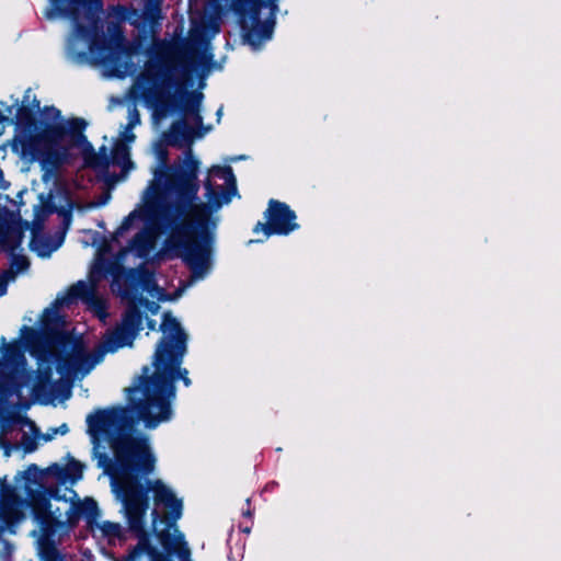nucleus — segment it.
<instances>
[{"label":"nucleus","instance_id":"obj_8","mask_svg":"<svg viewBox=\"0 0 561 561\" xmlns=\"http://www.w3.org/2000/svg\"><path fill=\"white\" fill-rule=\"evenodd\" d=\"M79 7L88 16H98L103 10V0H72V22L77 20ZM89 50L94 62L106 68H121L122 57L131 53L121 22L107 21L104 32L99 18L93 21Z\"/></svg>","mask_w":561,"mask_h":561},{"label":"nucleus","instance_id":"obj_36","mask_svg":"<svg viewBox=\"0 0 561 561\" xmlns=\"http://www.w3.org/2000/svg\"><path fill=\"white\" fill-rule=\"evenodd\" d=\"M84 466L72 457V484L82 478Z\"/></svg>","mask_w":561,"mask_h":561},{"label":"nucleus","instance_id":"obj_29","mask_svg":"<svg viewBox=\"0 0 561 561\" xmlns=\"http://www.w3.org/2000/svg\"><path fill=\"white\" fill-rule=\"evenodd\" d=\"M114 10L119 21H129L133 16L139 18L138 10L133 7L117 4Z\"/></svg>","mask_w":561,"mask_h":561},{"label":"nucleus","instance_id":"obj_12","mask_svg":"<svg viewBox=\"0 0 561 561\" xmlns=\"http://www.w3.org/2000/svg\"><path fill=\"white\" fill-rule=\"evenodd\" d=\"M75 331L72 328V389L77 381H81L104 358V350L98 345L89 352L81 334Z\"/></svg>","mask_w":561,"mask_h":561},{"label":"nucleus","instance_id":"obj_38","mask_svg":"<svg viewBox=\"0 0 561 561\" xmlns=\"http://www.w3.org/2000/svg\"><path fill=\"white\" fill-rule=\"evenodd\" d=\"M101 174H102L105 183L108 185H113L119 180V176L116 173H110L107 171V173H101Z\"/></svg>","mask_w":561,"mask_h":561},{"label":"nucleus","instance_id":"obj_2","mask_svg":"<svg viewBox=\"0 0 561 561\" xmlns=\"http://www.w3.org/2000/svg\"><path fill=\"white\" fill-rule=\"evenodd\" d=\"M98 468L110 477L111 485L116 497L122 503V511L128 525L130 536L137 539L127 554L117 561H141L147 556L148 561H173L176 554L182 560H188L191 551L184 535L178 529L176 536L170 529L183 514V502L174 492L160 480L145 479L153 470H141L136 459L113 453L111 458L106 451L92 450Z\"/></svg>","mask_w":561,"mask_h":561},{"label":"nucleus","instance_id":"obj_16","mask_svg":"<svg viewBox=\"0 0 561 561\" xmlns=\"http://www.w3.org/2000/svg\"><path fill=\"white\" fill-rule=\"evenodd\" d=\"M75 298L83 299L100 319H105L108 316L106 300L82 280L72 284V300Z\"/></svg>","mask_w":561,"mask_h":561},{"label":"nucleus","instance_id":"obj_32","mask_svg":"<svg viewBox=\"0 0 561 561\" xmlns=\"http://www.w3.org/2000/svg\"><path fill=\"white\" fill-rule=\"evenodd\" d=\"M128 123L127 129H133L135 126L140 124V114L136 105H131L128 107Z\"/></svg>","mask_w":561,"mask_h":561},{"label":"nucleus","instance_id":"obj_42","mask_svg":"<svg viewBox=\"0 0 561 561\" xmlns=\"http://www.w3.org/2000/svg\"><path fill=\"white\" fill-rule=\"evenodd\" d=\"M71 207H72V211H73L75 209H81V205H80V203H79L77 199H75L73 197H72V204H71Z\"/></svg>","mask_w":561,"mask_h":561},{"label":"nucleus","instance_id":"obj_22","mask_svg":"<svg viewBox=\"0 0 561 561\" xmlns=\"http://www.w3.org/2000/svg\"><path fill=\"white\" fill-rule=\"evenodd\" d=\"M83 163L85 167L94 169L100 173H107V169L111 163L110 156L105 146L100 148L96 152L94 149L84 158Z\"/></svg>","mask_w":561,"mask_h":561},{"label":"nucleus","instance_id":"obj_26","mask_svg":"<svg viewBox=\"0 0 561 561\" xmlns=\"http://www.w3.org/2000/svg\"><path fill=\"white\" fill-rule=\"evenodd\" d=\"M209 175L224 180L226 183V187L238 191L237 180L233 170L230 165H213L209 169Z\"/></svg>","mask_w":561,"mask_h":561},{"label":"nucleus","instance_id":"obj_46","mask_svg":"<svg viewBox=\"0 0 561 561\" xmlns=\"http://www.w3.org/2000/svg\"><path fill=\"white\" fill-rule=\"evenodd\" d=\"M243 515L251 517L253 515V512L251 510H247V512H244Z\"/></svg>","mask_w":561,"mask_h":561},{"label":"nucleus","instance_id":"obj_3","mask_svg":"<svg viewBox=\"0 0 561 561\" xmlns=\"http://www.w3.org/2000/svg\"><path fill=\"white\" fill-rule=\"evenodd\" d=\"M70 288L59 295L41 317L39 328H24L22 341L25 350L36 358V373L26 369V358L16 342L7 344L2 337L0 367L8 370L1 385V392L8 399L15 397V403L25 399H37L43 403L57 405L70 396V332L68 311Z\"/></svg>","mask_w":561,"mask_h":561},{"label":"nucleus","instance_id":"obj_27","mask_svg":"<svg viewBox=\"0 0 561 561\" xmlns=\"http://www.w3.org/2000/svg\"><path fill=\"white\" fill-rule=\"evenodd\" d=\"M139 283L148 293L160 290V287L154 279L153 273L149 270L142 268L139 271Z\"/></svg>","mask_w":561,"mask_h":561},{"label":"nucleus","instance_id":"obj_43","mask_svg":"<svg viewBox=\"0 0 561 561\" xmlns=\"http://www.w3.org/2000/svg\"><path fill=\"white\" fill-rule=\"evenodd\" d=\"M222 2H227V0H213L214 8L220 9V4H222Z\"/></svg>","mask_w":561,"mask_h":561},{"label":"nucleus","instance_id":"obj_47","mask_svg":"<svg viewBox=\"0 0 561 561\" xmlns=\"http://www.w3.org/2000/svg\"><path fill=\"white\" fill-rule=\"evenodd\" d=\"M71 183H72V190H73L75 187H78V184H77V180H76V179H73V178H72Z\"/></svg>","mask_w":561,"mask_h":561},{"label":"nucleus","instance_id":"obj_25","mask_svg":"<svg viewBox=\"0 0 561 561\" xmlns=\"http://www.w3.org/2000/svg\"><path fill=\"white\" fill-rule=\"evenodd\" d=\"M112 161L114 164L119 165L123 170L133 167L130 160L129 147L125 142H116L112 149Z\"/></svg>","mask_w":561,"mask_h":561},{"label":"nucleus","instance_id":"obj_19","mask_svg":"<svg viewBox=\"0 0 561 561\" xmlns=\"http://www.w3.org/2000/svg\"><path fill=\"white\" fill-rule=\"evenodd\" d=\"M142 319L144 316L141 310L135 302H131L124 312L122 327L137 335L142 329Z\"/></svg>","mask_w":561,"mask_h":561},{"label":"nucleus","instance_id":"obj_50","mask_svg":"<svg viewBox=\"0 0 561 561\" xmlns=\"http://www.w3.org/2000/svg\"><path fill=\"white\" fill-rule=\"evenodd\" d=\"M244 533H249L250 531V528H244L243 529Z\"/></svg>","mask_w":561,"mask_h":561},{"label":"nucleus","instance_id":"obj_28","mask_svg":"<svg viewBox=\"0 0 561 561\" xmlns=\"http://www.w3.org/2000/svg\"><path fill=\"white\" fill-rule=\"evenodd\" d=\"M73 148L81 150L83 160L94 149L93 145L88 140L83 133L75 136V142L72 141V149Z\"/></svg>","mask_w":561,"mask_h":561},{"label":"nucleus","instance_id":"obj_48","mask_svg":"<svg viewBox=\"0 0 561 561\" xmlns=\"http://www.w3.org/2000/svg\"><path fill=\"white\" fill-rule=\"evenodd\" d=\"M122 296H123L124 298L129 297V291H128V290H124V291L122 293Z\"/></svg>","mask_w":561,"mask_h":561},{"label":"nucleus","instance_id":"obj_21","mask_svg":"<svg viewBox=\"0 0 561 561\" xmlns=\"http://www.w3.org/2000/svg\"><path fill=\"white\" fill-rule=\"evenodd\" d=\"M49 4L44 12L46 20L57 22L70 18V0H48Z\"/></svg>","mask_w":561,"mask_h":561},{"label":"nucleus","instance_id":"obj_31","mask_svg":"<svg viewBox=\"0 0 561 561\" xmlns=\"http://www.w3.org/2000/svg\"><path fill=\"white\" fill-rule=\"evenodd\" d=\"M12 268L15 270L16 273L24 272L28 268L30 262L26 256L24 255H12L11 261Z\"/></svg>","mask_w":561,"mask_h":561},{"label":"nucleus","instance_id":"obj_23","mask_svg":"<svg viewBox=\"0 0 561 561\" xmlns=\"http://www.w3.org/2000/svg\"><path fill=\"white\" fill-rule=\"evenodd\" d=\"M50 211H55L62 217V222L67 226L70 222V197L68 193L62 197L59 192L49 195Z\"/></svg>","mask_w":561,"mask_h":561},{"label":"nucleus","instance_id":"obj_37","mask_svg":"<svg viewBox=\"0 0 561 561\" xmlns=\"http://www.w3.org/2000/svg\"><path fill=\"white\" fill-rule=\"evenodd\" d=\"M138 301H139L141 305L146 306V308L148 309V311H150L152 314H156V313L158 312L159 308H160V306H159L157 302L151 301V300H148L147 298H145V297H142V296H140V297L138 298Z\"/></svg>","mask_w":561,"mask_h":561},{"label":"nucleus","instance_id":"obj_14","mask_svg":"<svg viewBox=\"0 0 561 561\" xmlns=\"http://www.w3.org/2000/svg\"><path fill=\"white\" fill-rule=\"evenodd\" d=\"M23 240V228L13 214L0 209V248L8 252L18 249Z\"/></svg>","mask_w":561,"mask_h":561},{"label":"nucleus","instance_id":"obj_5","mask_svg":"<svg viewBox=\"0 0 561 561\" xmlns=\"http://www.w3.org/2000/svg\"><path fill=\"white\" fill-rule=\"evenodd\" d=\"M159 56L167 60L159 71L147 72V79L157 83L161 79L167 87H175L181 101L174 93L164 94L157 91V113H168L182 110L185 114H193L196 124L202 125L203 118L198 114L203 93L198 91L188 92L187 85L193 84L194 77L203 79L214 64V54L202 48L198 39L174 35L171 41H164L159 45Z\"/></svg>","mask_w":561,"mask_h":561},{"label":"nucleus","instance_id":"obj_6","mask_svg":"<svg viewBox=\"0 0 561 561\" xmlns=\"http://www.w3.org/2000/svg\"><path fill=\"white\" fill-rule=\"evenodd\" d=\"M23 478L26 481L33 518L38 526L32 531V536L36 539L41 560L68 561L51 538L60 526L70 523V501L58 496L54 490V486L64 485L70 480V463H54L45 471L32 465L23 472Z\"/></svg>","mask_w":561,"mask_h":561},{"label":"nucleus","instance_id":"obj_20","mask_svg":"<svg viewBox=\"0 0 561 561\" xmlns=\"http://www.w3.org/2000/svg\"><path fill=\"white\" fill-rule=\"evenodd\" d=\"M164 138L167 145L181 147L183 140L190 141L191 139L190 128L184 121H176L171 125L170 130L164 134Z\"/></svg>","mask_w":561,"mask_h":561},{"label":"nucleus","instance_id":"obj_34","mask_svg":"<svg viewBox=\"0 0 561 561\" xmlns=\"http://www.w3.org/2000/svg\"><path fill=\"white\" fill-rule=\"evenodd\" d=\"M159 2L152 3L151 0L147 1L145 5V15L148 20L153 21L160 13Z\"/></svg>","mask_w":561,"mask_h":561},{"label":"nucleus","instance_id":"obj_41","mask_svg":"<svg viewBox=\"0 0 561 561\" xmlns=\"http://www.w3.org/2000/svg\"><path fill=\"white\" fill-rule=\"evenodd\" d=\"M77 386L80 388L81 394H82L83 397H88V392H89V390H88L87 388H83V386H82L81 381H77V382H76V387H77Z\"/></svg>","mask_w":561,"mask_h":561},{"label":"nucleus","instance_id":"obj_40","mask_svg":"<svg viewBox=\"0 0 561 561\" xmlns=\"http://www.w3.org/2000/svg\"><path fill=\"white\" fill-rule=\"evenodd\" d=\"M123 142L127 144L133 142L136 138V135L133 133V129H127V126L125 127V130L122 133Z\"/></svg>","mask_w":561,"mask_h":561},{"label":"nucleus","instance_id":"obj_30","mask_svg":"<svg viewBox=\"0 0 561 561\" xmlns=\"http://www.w3.org/2000/svg\"><path fill=\"white\" fill-rule=\"evenodd\" d=\"M39 105H41L39 101L36 100L35 95L32 93V91L27 90L24 95L23 102H22L21 111L22 112L28 111L30 113H33L34 111L39 110Z\"/></svg>","mask_w":561,"mask_h":561},{"label":"nucleus","instance_id":"obj_4","mask_svg":"<svg viewBox=\"0 0 561 561\" xmlns=\"http://www.w3.org/2000/svg\"><path fill=\"white\" fill-rule=\"evenodd\" d=\"M156 153L160 165L154 171V179L163 182L174 199L160 204L152 220L162 231L170 232L165 241L168 256L180 257L188 270L201 274L207 266L211 242L210 208L197 202L201 162L190 148L181 163L168 164L169 152L161 142L157 144Z\"/></svg>","mask_w":561,"mask_h":561},{"label":"nucleus","instance_id":"obj_45","mask_svg":"<svg viewBox=\"0 0 561 561\" xmlns=\"http://www.w3.org/2000/svg\"><path fill=\"white\" fill-rule=\"evenodd\" d=\"M218 119L220 118V116L222 115V106H220L216 113Z\"/></svg>","mask_w":561,"mask_h":561},{"label":"nucleus","instance_id":"obj_7","mask_svg":"<svg viewBox=\"0 0 561 561\" xmlns=\"http://www.w3.org/2000/svg\"><path fill=\"white\" fill-rule=\"evenodd\" d=\"M67 134L55 107H46L39 122H21L13 148L25 158L38 160L46 172L55 171L67 153Z\"/></svg>","mask_w":561,"mask_h":561},{"label":"nucleus","instance_id":"obj_33","mask_svg":"<svg viewBox=\"0 0 561 561\" xmlns=\"http://www.w3.org/2000/svg\"><path fill=\"white\" fill-rule=\"evenodd\" d=\"M139 217V214L137 210H133L131 213H129L128 216H126L121 226L118 227L117 229V233L118 234H122L123 232L127 231L128 229H130V227L133 226L134 221L136 218Z\"/></svg>","mask_w":561,"mask_h":561},{"label":"nucleus","instance_id":"obj_24","mask_svg":"<svg viewBox=\"0 0 561 561\" xmlns=\"http://www.w3.org/2000/svg\"><path fill=\"white\" fill-rule=\"evenodd\" d=\"M96 526L100 528L102 535L108 540V542L114 539L126 541L127 534H130L128 527L125 529L119 523L104 520L102 524L98 523Z\"/></svg>","mask_w":561,"mask_h":561},{"label":"nucleus","instance_id":"obj_17","mask_svg":"<svg viewBox=\"0 0 561 561\" xmlns=\"http://www.w3.org/2000/svg\"><path fill=\"white\" fill-rule=\"evenodd\" d=\"M65 238L66 230L55 232L51 236H43L34 229L30 247L38 256L48 257L54 251L61 247Z\"/></svg>","mask_w":561,"mask_h":561},{"label":"nucleus","instance_id":"obj_35","mask_svg":"<svg viewBox=\"0 0 561 561\" xmlns=\"http://www.w3.org/2000/svg\"><path fill=\"white\" fill-rule=\"evenodd\" d=\"M88 123L82 117L72 116V134L73 137L78 134H82L87 127Z\"/></svg>","mask_w":561,"mask_h":561},{"label":"nucleus","instance_id":"obj_44","mask_svg":"<svg viewBox=\"0 0 561 561\" xmlns=\"http://www.w3.org/2000/svg\"><path fill=\"white\" fill-rule=\"evenodd\" d=\"M148 328H149L150 330H154V328H156V321H154V320L149 319V320H148Z\"/></svg>","mask_w":561,"mask_h":561},{"label":"nucleus","instance_id":"obj_49","mask_svg":"<svg viewBox=\"0 0 561 561\" xmlns=\"http://www.w3.org/2000/svg\"><path fill=\"white\" fill-rule=\"evenodd\" d=\"M107 198H108V195H106V196H105V197H104V198L99 203V205H103V204H105V203H106V201H107Z\"/></svg>","mask_w":561,"mask_h":561},{"label":"nucleus","instance_id":"obj_39","mask_svg":"<svg viewBox=\"0 0 561 561\" xmlns=\"http://www.w3.org/2000/svg\"><path fill=\"white\" fill-rule=\"evenodd\" d=\"M61 433V434H66L68 432V427L66 424H62L59 428H54L53 430V434H47L45 436H43V439L45 442L51 439L57 433Z\"/></svg>","mask_w":561,"mask_h":561},{"label":"nucleus","instance_id":"obj_1","mask_svg":"<svg viewBox=\"0 0 561 561\" xmlns=\"http://www.w3.org/2000/svg\"><path fill=\"white\" fill-rule=\"evenodd\" d=\"M162 336L152 356L153 373L144 366L141 375L126 389L127 405L98 409L87 417L92 450L105 451L106 442L113 453L121 457L131 456L141 470H154L156 456L149 438L144 434L134 435L135 427L142 421L149 430L171 420L172 401L175 398V382L182 380L185 387L192 385L188 370L182 367L187 353L188 335L180 321L167 311L160 324Z\"/></svg>","mask_w":561,"mask_h":561},{"label":"nucleus","instance_id":"obj_9","mask_svg":"<svg viewBox=\"0 0 561 561\" xmlns=\"http://www.w3.org/2000/svg\"><path fill=\"white\" fill-rule=\"evenodd\" d=\"M216 11H231L244 43L259 48L272 38L278 11L277 0H227Z\"/></svg>","mask_w":561,"mask_h":561},{"label":"nucleus","instance_id":"obj_15","mask_svg":"<svg viewBox=\"0 0 561 561\" xmlns=\"http://www.w3.org/2000/svg\"><path fill=\"white\" fill-rule=\"evenodd\" d=\"M100 508L98 502L92 497L81 500L78 493L72 489V529L77 522L83 518L89 527L98 525Z\"/></svg>","mask_w":561,"mask_h":561},{"label":"nucleus","instance_id":"obj_11","mask_svg":"<svg viewBox=\"0 0 561 561\" xmlns=\"http://www.w3.org/2000/svg\"><path fill=\"white\" fill-rule=\"evenodd\" d=\"M25 502L9 491L0 496V559L11 561L13 546L2 539L5 533L15 534L16 526L25 518Z\"/></svg>","mask_w":561,"mask_h":561},{"label":"nucleus","instance_id":"obj_10","mask_svg":"<svg viewBox=\"0 0 561 561\" xmlns=\"http://www.w3.org/2000/svg\"><path fill=\"white\" fill-rule=\"evenodd\" d=\"M265 222L257 221L253 232L262 231L265 238L271 236H288L299 229L296 211L285 202L271 198L263 213Z\"/></svg>","mask_w":561,"mask_h":561},{"label":"nucleus","instance_id":"obj_18","mask_svg":"<svg viewBox=\"0 0 561 561\" xmlns=\"http://www.w3.org/2000/svg\"><path fill=\"white\" fill-rule=\"evenodd\" d=\"M137 335L128 331L126 328L117 327L107 332L99 347L106 353H114L124 346H131Z\"/></svg>","mask_w":561,"mask_h":561},{"label":"nucleus","instance_id":"obj_13","mask_svg":"<svg viewBox=\"0 0 561 561\" xmlns=\"http://www.w3.org/2000/svg\"><path fill=\"white\" fill-rule=\"evenodd\" d=\"M204 187L206 191V193H205V198L207 199L206 205H208L210 208V216L213 215L214 209H218L224 204H228L231 201L232 196H234L238 193V191H234L233 188H229V187L218 190L214 185V183L211 182L209 176L205 180ZM197 202L201 203L198 199H197ZM203 203L205 204V202H203ZM208 227H209V231L211 233V242H210V247H209V256L207 260V266L203 272H201V274H195V273H193L192 270H190L192 277L195 279L203 278L211 265V251H213V243H214V238H215L214 231H213L215 228V222L213 221L211 217H210Z\"/></svg>","mask_w":561,"mask_h":561}]
</instances>
